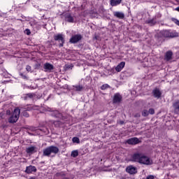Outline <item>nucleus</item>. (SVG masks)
I'll return each mask as SVG.
<instances>
[{
	"instance_id": "1",
	"label": "nucleus",
	"mask_w": 179,
	"mask_h": 179,
	"mask_svg": "<svg viewBox=\"0 0 179 179\" xmlns=\"http://www.w3.org/2000/svg\"><path fill=\"white\" fill-rule=\"evenodd\" d=\"M132 159H133V162H137L141 164H146L147 166H149L150 164H152L153 163V162L152 161V159H150V158L139 152L135 153L132 157Z\"/></svg>"
},
{
	"instance_id": "2",
	"label": "nucleus",
	"mask_w": 179,
	"mask_h": 179,
	"mask_svg": "<svg viewBox=\"0 0 179 179\" xmlns=\"http://www.w3.org/2000/svg\"><path fill=\"white\" fill-rule=\"evenodd\" d=\"M6 115L8 117V122H10V124H15V122H17V120H19V117H20V109L16 108L13 112L8 110L6 111Z\"/></svg>"
},
{
	"instance_id": "3",
	"label": "nucleus",
	"mask_w": 179,
	"mask_h": 179,
	"mask_svg": "<svg viewBox=\"0 0 179 179\" xmlns=\"http://www.w3.org/2000/svg\"><path fill=\"white\" fill-rule=\"evenodd\" d=\"M58 152H59V149H58V148L55 146H50L43 150V155L44 156H50L51 153H54L55 155H57Z\"/></svg>"
},
{
	"instance_id": "4",
	"label": "nucleus",
	"mask_w": 179,
	"mask_h": 179,
	"mask_svg": "<svg viewBox=\"0 0 179 179\" xmlns=\"http://www.w3.org/2000/svg\"><path fill=\"white\" fill-rule=\"evenodd\" d=\"M80 40H82V35H80V34L74 35L71 38L70 43L75 44L78 41H80Z\"/></svg>"
},
{
	"instance_id": "5",
	"label": "nucleus",
	"mask_w": 179,
	"mask_h": 179,
	"mask_svg": "<svg viewBox=\"0 0 179 179\" xmlns=\"http://www.w3.org/2000/svg\"><path fill=\"white\" fill-rule=\"evenodd\" d=\"M127 173L129 174H136V168L134 167L133 166H129L126 169Z\"/></svg>"
},
{
	"instance_id": "6",
	"label": "nucleus",
	"mask_w": 179,
	"mask_h": 179,
	"mask_svg": "<svg viewBox=\"0 0 179 179\" xmlns=\"http://www.w3.org/2000/svg\"><path fill=\"white\" fill-rule=\"evenodd\" d=\"M127 142L129 145H136V143H139V139L138 138H132L127 140Z\"/></svg>"
},
{
	"instance_id": "7",
	"label": "nucleus",
	"mask_w": 179,
	"mask_h": 179,
	"mask_svg": "<svg viewBox=\"0 0 179 179\" xmlns=\"http://www.w3.org/2000/svg\"><path fill=\"white\" fill-rule=\"evenodd\" d=\"M55 40L58 41H61L62 43H60V47H62V44H64V36H62V34H59V35H56L55 36Z\"/></svg>"
},
{
	"instance_id": "8",
	"label": "nucleus",
	"mask_w": 179,
	"mask_h": 179,
	"mask_svg": "<svg viewBox=\"0 0 179 179\" xmlns=\"http://www.w3.org/2000/svg\"><path fill=\"white\" fill-rule=\"evenodd\" d=\"M36 152H37V148H36L35 146H31L27 148V153H28L29 155L36 153Z\"/></svg>"
},
{
	"instance_id": "9",
	"label": "nucleus",
	"mask_w": 179,
	"mask_h": 179,
	"mask_svg": "<svg viewBox=\"0 0 179 179\" xmlns=\"http://www.w3.org/2000/svg\"><path fill=\"white\" fill-rule=\"evenodd\" d=\"M153 95L157 99H159V97L162 96V92H160V90L156 88L152 92Z\"/></svg>"
},
{
	"instance_id": "10",
	"label": "nucleus",
	"mask_w": 179,
	"mask_h": 179,
	"mask_svg": "<svg viewBox=\"0 0 179 179\" xmlns=\"http://www.w3.org/2000/svg\"><path fill=\"white\" fill-rule=\"evenodd\" d=\"M124 66H125V62H122L120 63V64H118L116 66L115 71H117V72H121V71H122V69L124 68Z\"/></svg>"
},
{
	"instance_id": "11",
	"label": "nucleus",
	"mask_w": 179,
	"mask_h": 179,
	"mask_svg": "<svg viewBox=\"0 0 179 179\" xmlns=\"http://www.w3.org/2000/svg\"><path fill=\"white\" fill-rule=\"evenodd\" d=\"M57 176L62 177V179H72L69 177V175L65 173L64 172H60L57 173Z\"/></svg>"
},
{
	"instance_id": "12",
	"label": "nucleus",
	"mask_w": 179,
	"mask_h": 179,
	"mask_svg": "<svg viewBox=\"0 0 179 179\" xmlns=\"http://www.w3.org/2000/svg\"><path fill=\"white\" fill-rule=\"evenodd\" d=\"M44 69L46 71H52V69H54V66L50 63H46L44 64Z\"/></svg>"
},
{
	"instance_id": "13",
	"label": "nucleus",
	"mask_w": 179,
	"mask_h": 179,
	"mask_svg": "<svg viewBox=\"0 0 179 179\" xmlns=\"http://www.w3.org/2000/svg\"><path fill=\"white\" fill-rule=\"evenodd\" d=\"M33 171H36V167L33 166H29L27 167L26 173L29 174L30 173H33Z\"/></svg>"
},
{
	"instance_id": "14",
	"label": "nucleus",
	"mask_w": 179,
	"mask_h": 179,
	"mask_svg": "<svg viewBox=\"0 0 179 179\" xmlns=\"http://www.w3.org/2000/svg\"><path fill=\"white\" fill-rule=\"evenodd\" d=\"M120 101H121V95H120V94H115L113 102L120 103Z\"/></svg>"
},
{
	"instance_id": "15",
	"label": "nucleus",
	"mask_w": 179,
	"mask_h": 179,
	"mask_svg": "<svg viewBox=\"0 0 179 179\" xmlns=\"http://www.w3.org/2000/svg\"><path fill=\"white\" fill-rule=\"evenodd\" d=\"M122 0H110L111 6H117V5H120L121 3Z\"/></svg>"
},
{
	"instance_id": "16",
	"label": "nucleus",
	"mask_w": 179,
	"mask_h": 179,
	"mask_svg": "<svg viewBox=\"0 0 179 179\" xmlns=\"http://www.w3.org/2000/svg\"><path fill=\"white\" fill-rule=\"evenodd\" d=\"M173 108H174L176 113H179V101H178L173 103Z\"/></svg>"
},
{
	"instance_id": "17",
	"label": "nucleus",
	"mask_w": 179,
	"mask_h": 179,
	"mask_svg": "<svg viewBox=\"0 0 179 179\" xmlns=\"http://www.w3.org/2000/svg\"><path fill=\"white\" fill-rule=\"evenodd\" d=\"M171 57H173V52H167L165 59H166V61H170V59H171Z\"/></svg>"
},
{
	"instance_id": "18",
	"label": "nucleus",
	"mask_w": 179,
	"mask_h": 179,
	"mask_svg": "<svg viewBox=\"0 0 179 179\" xmlns=\"http://www.w3.org/2000/svg\"><path fill=\"white\" fill-rule=\"evenodd\" d=\"M114 15L116 17H119L120 19H122L124 17V13H122L115 12L114 13Z\"/></svg>"
},
{
	"instance_id": "19",
	"label": "nucleus",
	"mask_w": 179,
	"mask_h": 179,
	"mask_svg": "<svg viewBox=\"0 0 179 179\" xmlns=\"http://www.w3.org/2000/svg\"><path fill=\"white\" fill-rule=\"evenodd\" d=\"M169 36L171 38H173L174 37H178V34L176 31H172V32H170Z\"/></svg>"
},
{
	"instance_id": "20",
	"label": "nucleus",
	"mask_w": 179,
	"mask_h": 179,
	"mask_svg": "<svg viewBox=\"0 0 179 179\" xmlns=\"http://www.w3.org/2000/svg\"><path fill=\"white\" fill-rule=\"evenodd\" d=\"M66 20L67 22H73V17L72 16H71L70 15H67V16L66 17Z\"/></svg>"
},
{
	"instance_id": "21",
	"label": "nucleus",
	"mask_w": 179,
	"mask_h": 179,
	"mask_svg": "<svg viewBox=\"0 0 179 179\" xmlns=\"http://www.w3.org/2000/svg\"><path fill=\"white\" fill-rule=\"evenodd\" d=\"M79 155L78 150H74L71 152L72 157H76Z\"/></svg>"
},
{
	"instance_id": "22",
	"label": "nucleus",
	"mask_w": 179,
	"mask_h": 179,
	"mask_svg": "<svg viewBox=\"0 0 179 179\" xmlns=\"http://www.w3.org/2000/svg\"><path fill=\"white\" fill-rule=\"evenodd\" d=\"M142 115L143 117H148V115H149V111H148L147 110H143Z\"/></svg>"
},
{
	"instance_id": "23",
	"label": "nucleus",
	"mask_w": 179,
	"mask_h": 179,
	"mask_svg": "<svg viewBox=\"0 0 179 179\" xmlns=\"http://www.w3.org/2000/svg\"><path fill=\"white\" fill-rule=\"evenodd\" d=\"M73 143H79L80 141H79V138L78 137H74L72 139Z\"/></svg>"
},
{
	"instance_id": "24",
	"label": "nucleus",
	"mask_w": 179,
	"mask_h": 179,
	"mask_svg": "<svg viewBox=\"0 0 179 179\" xmlns=\"http://www.w3.org/2000/svg\"><path fill=\"white\" fill-rule=\"evenodd\" d=\"M164 37H170V31H164Z\"/></svg>"
},
{
	"instance_id": "25",
	"label": "nucleus",
	"mask_w": 179,
	"mask_h": 179,
	"mask_svg": "<svg viewBox=\"0 0 179 179\" xmlns=\"http://www.w3.org/2000/svg\"><path fill=\"white\" fill-rule=\"evenodd\" d=\"M101 89L102 90H106V89H108V85L104 84L103 85H102V86L101 87Z\"/></svg>"
},
{
	"instance_id": "26",
	"label": "nucleus",
	"mask_w": 179,
	"mask_h": 179,
	"mask_svg": "<svg viewBox=\"0 0 179 179\" xmlns=\"http://www.w3.org/2000/svg\"><path fill=\"white\" fill-rule=\"evenodd\" d=\"M173 23H175L176 24H177V26H179V20L176 19V18H173L172 19Z\"/></svg>"
},
{
	"instance_id": "27",
	"label": "nucleus",
	"mask_w": 179,
	"mask_h": 179,
	"mask_svg": "<svg viewBox=\"0 0 179 179\" xmlns=\"http://www.w3.org/2000/svg\"><path fill=\"white\" fill-rule=\"evenodd\" d=\"M82 89H83V87L79 85L76 87V90H77L78 92H80V90H82Z\"/></svg>"
},
{
	"instance_id": "28",
	"label": "nucleus",
	"mask_w": 179,
	"mask_h": 179,
	"mask_svg": "<svg viewBox=\"0 0 179 179\" xmlns=\"http://www.w3.org/2000/svg\"><path fill=\"white\" fill-rule=\"evenodd\" d=\"M148 114H155V109L150 108L148 110Z\"/></svg>"
},
{
	"instance_id": "29",
	"label": "nucleus",
	"mask_w": 179,
	"mask_h": 179,
	"mask_svg": "<svg viewBox=\"0 0 179 179\" xmlns=\"http://www.w3.org/2000/svg\"><path fill=\"white\" fill-rule=\"evenodd\" d=\"M26 70L27 72H30V71H31V67L30 66H27Z\"/></svg>"
},
{
	"instance_id": "30",
	"label": "nucleus",
	"mask_w": 179,
	"mask_h": 179,
	"mask_svg": "<svg viewBox=\"0 0 179 179\" xmlns=\"http://www.w3.org/2000/svg\"><path fill=\"white\" fill-rule=\"evenodd\" d=\"M145 179H155V177L153 176H149Z\"/></svg>"
},
{
	"instance_id": "31",
	"label": "nucleus",
	"mask_w": 179,
	"mask_h": 179,
	"mask_svg": "<svg viewBox=\"0 0 179 179\" xmlns=\"http://www.w3.org/2000/svg\"><path fill=\"white\" fill-rule=\"evenodd\" d=\"M25 33L27 34V36H29L31 32H30V31L29 29H26L25 30Z\"/></svg>"
},
{
	"instance_id": "32",
	"label": "nucleus",
	"mask_w": 179,
	"mask_h": 179,
	"mask_svg": "<svg viewBox=\"0 0 179 179\" xmlns=\"http://www.w3.org/2000/svg\"><path fill=\"white\" fill-rule=\"evenodd\" d=\"M24 117H29V114H27V113H24Z\"/></svg>"
},
{
	"instance_id": "33",
	"label": "nucleus",
	"mask_w": 179,
	"mask_h": 179,
	"mask_svg": "<svg viewBox=\"0 0 179 179\" xmlns=\"http://www.w3.org/2000/svg\"><path fill=\"white\" fill-rule=\"evenodd\" d=\"M176 10H178V12H179V7L176 8Z\"/></svg>"
},
{
	"instance_id": "34",
	"label": "nucleus",
	"mask_w": 179,
	"mask_h": 179,
	"mask_svg": "<svg viewBox=\"0 0 179 179\" xmlns=\"http://www.w3.org/2000/svg\"><path fill=\"white\" fill-rule=\"evenodd\" d=\"M29 97H33V95H32V94H30V95H29Z\"/></svg>"
},
{
	"instance_id": "35",
	"label": "nucleus",
	"mask_w": 179,
	"mask_h": 179,
	"mask_svg": "<svg viewBox=\"0 0 179 179\" xmlns=\"http://www.w3.org/2000/svg\"><path fill=\"white\" fill-rule=\"evenodd\" d=\"M137 115H138V117H141V115H139V114H138Z\"/></svg>"
},
{
	"instance_id": "36",
	"label": "nucleus",
	"mask_w": 179,
	"mask_h": 179,
	"mask_svg": "<svg viewBox=\"0 0 179 179\" xmlns=\"http://www.w3.org/2000/svg\"><path fill=\"white\" fill-rule=\"evenodd\" d=\"M120 124H124V122H121Z\"/></svg>"
}]
</instances>
